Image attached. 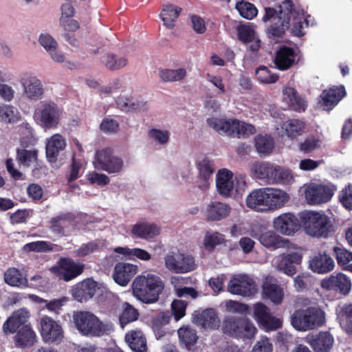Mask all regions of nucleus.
I'll return each mask as SVG.
<instances>
[{
	"mask_svg": "<svg viewBox=\"0 0 352 352\" xmlns=\"http://www.w3.org/2000/svg\"><path fill=\"white\" fill-rule=\"evenodd\" d=\"M263 21L267 22L273 19L275 22L268 29V34L274 37H280L289 28L291 17L294 19L292 32L296 36L305 34V28L313 25L314 19L300 7H294L290 0H285L278 9L265 8Z\"/></svg>",
	"mask_w": 352,
	"mask_h": 352,
	"instance_id": "1",
	"label": "nucleus"
},
{
	"mask_svg": "<svg viewBox=\"0 0 352 352\" xmlns=\"http://www.w3.org/2000/svg\"><path fill=\"white\" fill-rule=\"evenodd\" d=\"M290 197L285 191L274 188H263L252 191L245 199L248 208L256 212L275 211L283 208Z\"/></svg>",
	"mask_w": 352,
	"mask_h": 352,
	"instance_id": "2",
	"label": "nucleus"
},
{
	"mask_svg": "<svg viewBox=\"0 0 352 352\" xmlns=\"http://www.w3.org/2000/svg\"><path fill=\"white\" fill-rule=\"evenodd\" d=\"M164 287V283L158 275L144 272L133 280L132 292L138 300L146 304H153L159 300Z\"/></svg>",
	"mask_w": 352,
	"mask_h": 352,
	"instance_id": "3",
	"label": "nucleus"
},
{
	"mask_svg": "<svg viewBox=\"0 0 352 352\" xmlns=\"http://www.w3.org/2000/svg\"><path fill=\"white\" fill-rule=\"evenodd\" d=\"M299 218L303 231L312 237L326 238L333 228L331 218L323 210H304Z\"/></svg>",
	"mask_w": 352,
	"mask_h": 352,
	"instance_id": "4",
	"label": "nucleus"
},
{
	"mask_svg": "<svg viewBox=\"0 0 352 352\" xmlns=\"http://www.w3.org/2000/svg\"><path fill=\"white\" fill-rule=\"evenodd\" d=\"M215 186L219 195L228 198L241 195L246 189L247 184L244 175L221 168L215 175Z\"/></svg>",
	"mask_w": 352,
	"mask_h": 352,
	"instance_id": "5",
	"label": "nucleus"
},
{
	"mask_svg": "<svg viewBox=\"0 0 352 352\" xmlns=\"http://www.w3.org/2000/svg\"><path fill=\"white\" fill-rule=\"evenodd\" d=\"M77 330L83 336L100 337L109 333L113 326L111 323L100 320L90 311H77L73 315Z\"/></svg>",
	"mask_w": 352,
	"mask_h": 352,
	"instance_id": "6",
	"label": "nucleus"
},
{
	"mask_svg": "<svg viewBox=\"0 0 352 352\" xmlns=\"http://www.w3.org/2000/svg\"><path fill=\"white\" fill-rule=\"evenodd\" d=\"M206 122L210 128L221 135L241 137L252 135L256 132L253 125L234 118L212 117L208 118Z\"/></svg>",
	"mask_w": 352,
	"mask_h": 352,
	"instance_id": "7",
	"label": "nucleus"
},
{
	"mask_svg": "<svg viewBox=\"0 0 352 352\" xmlns=\"http://www.w3.org/2000/svg\"><path fill=\"white\" fill-rule=\"evenodd\" d=\"M63 116L62 109L52 101L41 102L36 109L34 118L44 130L57 129Z\"/></svg>",
	"mask_w": 352,
	"mask_h": 352,
	"instance_id": "8",
	"label": "nucleus"
},
{
	"mask_svg": "<svg viewBox=\"0 0 352 352\" xmlns=\"http://www.w3.org/2000/svg\"><path fill=\"white\" fill-rule=\"evenodd\" d=\"M325 320L324 312L318 307L296 311L292 316V324L298 331H307L322 326Z\"/></svg>",
	"mask_w": 352,
	"mask_h": 352,
	"instance_id": "9",
	"label": "nucleus"
},
{
	"mask_svg": "<svg viewBox=\"0 0 352 352\" xmlns=\"http://www.w3.org/2000/svg\"><path fill=\"white\" fill-rule=\"evenodd\" d=\"M335 189L330 184L322 182H309L300 188L306 202L311 206H318L329 201Z\"/></svg>",
	"mask_w": 352,
	"mask_h": 352,
	"instance_id": "10",
	"label": "nucleus"
},
{
	"mask_svg": "<svg viewBox=\"0 0 352 352\" xmlns=\"http://www.w3.org/2000/svg\"><path fill=\"white\" fill-rule=\"evenodd\" d=\"M93 163L96 169L105 171L109 174H119L124 167L123 159L116 155L110 148L98 151Z\"/></svg>",
	"mask_w": 352,
	"mask_h": 352,
	"instance_id": "11",
	"label": "nucleus"
},
{
	"mask_svg": "<svg viewBox=\"0 0 352 352\" xmlns=\"http://www.w3.org/2000/svg\"><path fill=\"white\" fill-rule=\"evenodd\" d=\"M253 318L265 331H276L283 325V320L274 316L267 305L257 302L253 307Z\"/></svg>",
	"mask_w": 352,
	"mask_h": 352,
	"instance_id": "12",
	"label": "nucleus"
},
{
	"mask_svg": "<svg viewBox=\"0 0 352 352\" xmlns=\"http://www.w3.org/2000/svg\"><path fill=\"white\" fill-rule=\"evenodd\" d=\"M164 261L166 268L173 273H188L195 269L194 258L179 251L167 254Z\"/></svg>",
	"mask_w": 352,
	"mask_h": 352,
	"instance_id": "13",
	"label": "nucleus"
},
{
	"mask_svg": "<svg viewBox=\"0 0 352 352\" xmlns=\"http://www.w3.org/2000/svg\"><path fill=\"white\" fill-rule=\"evenodd\" d=\"M38 330L45 343L59 344L63 340L64 331L61 325L47 316L41 318Z\"/></svg>",
	"mask_w": 352,
	"mask_h": 352,
	"instance_id": "14",
	"label": "nucleus"
},
{
	"mask_svg": "<svg viewBox=\"0 0 352 352\" xmlns=\"http://www.w3.org/2000/svg\"><path fill=\"white\" fill-rule=\"evenodd\" d=\"M84 268L83 263H76L69 258H63L50 270L59 279L67 282L80 275L83 272Z\"/></svg>",
	"mask_w": 352,
	"mask_h": 352,
	"instance_id": "15",
	"label": "nucleus"
},
{
	"mask_svg": "<svg viewBox=\"0 0 352 352\" xmlns=\"http://www.w3.org/2000/svg\"><path fill=\"white\" fill-rule=\"evenodd\" d=\"M302 259V251L300 248H296L294 251L282 254L276 257L273 261V266L279 272L292 276L297 270L296 265H300Z\"/></svg>",
	"mask_w": 352,
	"mask_h": 352,
	"instance_id": "16",
	"label": "nucleus"
},
{
	"mask_svg": "<svg viewBox=\"0 0 352 352\" xmlns=\"http://www.w3.org/2000/svg\"><path fill=\"white\" fill-rule=\"evenodd\" d=\"M19 83L23 89L24 97L30 101H38L44 95V87L41 80L33 73H23Z\"/></svg>",
	"mask_w": 352,
	"mask_h": 352,
	"instance_id": "17",
	"label": "nucleus"
},
{
	"mask_svg": "<svg viewBox=\"0 0 352 352\" xmlns=\"http://www.w3.org/2000/svg\"><path fill=\"white\" fill-rule=\"evenodd\" d=\"M273 228L285 236L294 235L301 227L299 217L292 212L282 213L273 220Z\"/></svg>",
	"mask_w": 352,
	"mask_h": 352,
	"instance_id": "18",
	"label": "nucleus"
},
{
	"mask_svg": "<svg viewBox=\"0 0 352 352\" xmlns=\"http://www.w3.org/2000/svg\"><path fill=\"white\" fill-rule=\"evenodd\" d=\"M227 290L234 295L249 296L255 290L254 282L247 274H234L228 282Z\"/></svg>",
	"mask_w": 352,
	"mask_h": 352,
	"instance_id": "19",
	"label": "nucleus"
},
{
	"mask_svg": "<svg viewBox=\"0 0 352 352\" xmlns=\"http://www.w3.org/2000/svg\"><path fill=\"white\" fill-rule=\"evenodd\" d=\"M160 230L156 223L141 219L130 226L129 233L132 238L149 240L158 236Z\"/></svg>",
	"mask_w": 352,
	"mask_h": 352,
	"instance_id": "20",
	"label": "nucleus"
},
{
	"mask_svg": "<svg viewBox=\"0 0 352 352\" xmlns=\"http://www.w3.org/2000/svg\"><path fill=\"white\" fill-rule=\"evenodd\" d=\"M306 129L305 122L300 119H289L275 128L276 133L279 137L287 136L291 140H296L301 136Z\"/></svg>",
	"mask_w": 352,
	"mask_h": 352,
	"instance_id": "21",
	"label": "nucleus"
},
{
	"mask_svg": "<svg viewBox=\"0 0 352 352\" xmlns=\"http://www.w3.org/2000/svg\"><path fill=\"white\" fill-rule=\"evenodd\" d=\"M320 286L324 289L338 291L341 294L346 295L351 289V283L349 278L345 274L338 273L324 278L320 283Z\"/></svg>",
	"mask_w": 352,
	"mask_h": 352,
	"instance_id": "22",
	"label": "nucleus"
},
{
	"mask_svg": "<svg viewBox=\"0 0 352 352\" xmlns=\"http://www.w3.org/2000/svg\"><path fill=\"white\" fill-rule=\"evenodd\" d=\"M138 272V265L129 263L120 262L116 263L113 268L112 278L118 285L126 287Z\"/></svg>",
	"mask_w": 352,
	"mask_h": 352,
	"instance_id": "23",
	"label": "nucleus"
},
{
	"mask_svg": "<svg viewBox=\"0 0 352 352\" xmlns=\"http://www.w3.org/2000/svg\"><path fill=\"white\" fill-rule=\"evenodd\" d=\"M30 311L27 308H20L14 311L4 322L2 329L5 334H13L30 318Z\"/></svg>",
	"mask_w": 352,
	"mask_h": 352,
	"instance_id": "24",
	"label": "nucleus"
},
{
	"mask_svg": "<svg viewBox=\"0 0 352 352\" xmlns=\"http://www.w3.org/2000/svg\"><path fill=\"white\" fill-rule=\"evenodd\" d=\"M343 86L333 87L324 90L318 101V107L324 111L331 110L345 95Z\"/></svg>",
	"mask_w": 352,
	"mask_h": 352,
	"instance_id": "25",
	"label": "nucleus"
},
{
	"mask_svg": "<svg viewBox=\"0 0 352 352\" xmlns=\"http://www.w3.org/2000/svg\"><path fill=\"white\" fill-rule=\"evenodd\" d=\"M231 210L230 206L224 202L211 201L204 209V216L208 221H219L226 219Z\"/></svg>",
	"mask_w": 352,
	"mask_h": 352,
	"instance_id": "26",
	"label": "nucleus"
},
{
	"mask_svg": "<svg viewBox=\"0 0 352 352\" xmlns=\"http://www.w3.org/2000/svg\"><path fill=\"white\" fill-rule=\"evenodd\" d=\"M98 283L91 278H87L74 286L72 294L78 302H86L96 294Z\"/></svg>",
	"mask_w": 352,
	"mask_h": 352,
	"instance_id": "27",
	"label": "nucleus"
},
{
	"mask_svg": "<svg viewBox=\"0 0 352 352\" xmlns=\"http://www.w3.org/2000/svg\"><path fill=\"white\" fill-rule=\"evenodd\" d=\"M192 321L198 327L205 329H215L220 324V320L213 309L195 311L193 314Z\"/></svg>",
	"mask_w": 352,
	"mask_h": 352,
	"instance_id": "28",
	"label": "nucleus"
},
{
	"mask_svg": "<svg viewBox=\"0 0 352 352\" xmlns=\"http://www.w3.org/2000/svg\"><path fill=\"white\" fill-rule=\"evenodd\" d=\"M67 146L66 139L60 133H55L45 140V152L48 160L56 162L59 153Z\"/></svg>",
	"mask_w": 352,
	"mask_h": 352,
	"instance_id": "29",
	"label": "nucleus"
},
{
	"mask_svg": "<svg viewBox=\"0 0 352 352\" xmlns=\"http://www.w3.org/2000/svg\"><path fill=\"white\" fill-rule=\"evenodd\" d=\"M276 165L268 162H254L250 165V173L252 175L261 180L272 182L274 173L276 170Z\"/></svg>",
	"mask_w": 352,
	"mask_h": 352,
	"instance_id": "30",
	"label": "nucleus"
},
{
	"mask_svg": "<svg viewBox=\"0 0 352 352\" xmlns=\"http://www.w3.org/2000/svg\"><path fill=\"white\" fill-rule=\"evenodd\" d=\"M333 267V260L324 252L316 254L309 261V268L318 274L327 273Z\"/></svg>",
	"mask_w": 352,
	"mask_h": 352,
	"instance_id": "31",
	"label": "nucleus"
},
{
	"mask_svg": "<svg viewBox=\"0 0 352 352\" xmlns=\"http://www.w3.org/2000/svg\"><path fill=\"white\" fill-rule=\"evenodd\" d=\"M298 59V54L292 48H280L276 54L274 63L280 70H286L295 64Z\"/></svg>",
	"mask_w": 352,
	"mask_h": 352,
	"instance_id": "32",
	"label": "nucleus"
},
{
	"mask_svg": "<svg viewBox=\"0 0 352 352\" xmlns=\"http://www.w3.org/2000/svg\"><path fill=\"white\" fill-rule=\"evenodd\" d=\"M37 335L30 325L22 327L14 337L15 344L20 347L32 346L37 342Z\"/></svg>",
	"mask_w": 352,
	"mask_h": 352,
	"instance_id": "33",
	"label": "nucleus"
},
{
	"mask_svg": "<svg viewBox=\"0 0 352 352\" xmlns=\"http://www.w3.org/2000/svg\"><path fill=\"white\" fill-rule=\"evenodd\" d=\"M283 100L294 111H305L306 102L295 90L294 88L286 86L283 89Z\"/></svg>",
	"mask_w": 352,
	"mask_h": 352,
	"instance_id": "34",
	"label": "nucleus"
},
{
	"mask_svg": "<svg viewBox=\"0 0 352 352\" xmlns=\"http://www.w3.org/2000/svg\"><path fill=\"white\" fill-rule=\"evenodd\" d=\"M125 340L134 352H146V340L140 330L130 331L126 334Z\"/></svg>",
	"mask_w": 352,
	"mask_h": 352,
	"instance_id": "35",
	"label": "nucleus"
},
{
	"mask_svg": "<svg viewBox=\"0 0 352 352\" xmlns=\"http://www.w3.org/2000/svg\"><path fill=\"white\" fill-rule=\"evenodd\" d=\"M315 352H329L333 346L334 340L328 332H320L316 338L309 341Z\"/></svg>",
	"mask_w": 352,
	"mask_h": 352,
	"instance_id": "36",
	"label": "nucleus"
},
{
	"mask_svg": "<svg viewBox=\"0 0 352 352\" xmlns=\"http://www.w3.org/2000/svg\"><path fill=\"white\" fill-rule=\"evenodd\" d=\"M260 243L267 248L278 249L286 247L289 241L274 231H267L261 234L258 238Z\"/></svg>",
	"mask_w": 352,
	"mask_h": 352,
	"instance_id": "37",
	"label": "nucleus"
},
{
	"mask_svg": "<svg viewBox=\"0 0 352 352\" xmlns=\"http://www.w3.org/2000/svg\"><path fill=\"white\" fill-rule=\"evenodd\" d=\"M263 296L274 304H280L284 297L283 289L276 283H270L267 280L263 285Z\"/></svg>",
	"mask_w": 352,
	"mask_h": 352,
	"instance_id": "38",
	"label": "nucleus"
},
{
	"mask_svg": "<svg viewBox=\"0 0 352 352\" xmlns=\"http://www.w3.org/2000/svg\"><path fill=\"white\" fill-rule=\"evenodd\" d=\"M337 315L342 328L352 335V305H343L337 309Z\"/></svg>",
	"mask_w": 352,
	"mask_h": 352,
	"instance_id": "39",
	"label": "nucleus"
},
{
	"mask_svg": "<svg viewBox=\"0 0 352 352\" xmlns=\"http://www.w3.org/2000/svg\"><path fill=\"white\" fill-rule=\"evenodd\" d=\"M116 104L122 111H140L144 109L146 106V102L135 100L125 95L120 96L116 100Z\"/></svg>",
	"mask_w": 352,
	"mask_h": 352,
	"instance_id": "40",
	"label": "nucleus"
},
{
	"mask_svg": "<svg viewBox=\"0 0 352 352\" xmlns=\"http://www.w3.org/2000/svg\"><path fill=\"white\" fill-rule=\"evenodd\" d=\"M181 12V8L173 5H165L160 14V18L164 25L168 28H173L174 22Z\"/></svg>",
	"mask_w": 352,
	"mask_h": 352,
	"instance_id": "41",
	"label": "nucleus"
},
{
	"mask_svg": "<svg viewBox=\"0 0 352 352\" xmlns=\"http://www.w3.org/2000/svg\"><path fill=\"white\" fill-rule=\"evenodd\" d=\"M5 282L10 286L25 287L28 280L22 273L16 268H10L4 274Z\"/></svg>",
	"mask_w": 352,
	"mask_h": 352,
	"instance_id": "42",
	"label": "nucleus"
},
{
	"mask_svg": "<svg viewBox=\"0 0 352 352\" xmlns=\"http://www.w3.org/2000/svg\"><path fill=\"white\" fill-rule=\"evenodd\" d=\"M178 336L180 344L186 347L193 346L199 338L195 329L190 326H183L179 328Z\"/></svg>",
	"mask_w": 352,
	"mask_h": 352,
	"instance_id": "43",
	"label": "nucleus"
},
{
	"mask_svg": "<svg viewBox=\"0 0 352 352\" xmlns=\"http://www.w3.org/2000/svg\"><path fill=\"white\" fill-rule=\"evenodd\" d=\"M138 318V311L127 302H124L121 306V313L119 316V321L122 328L129 322L135 321Z\"/></svg>",
	"mask_w": 352,
	"mask_h": 352,
	"instance_id": "44",
	"label": "nucleus"
},
{
	"mask_svg": "<svg viewBox=\"0 0 352 352\" xmlns=\"http://www.w3.org/2000/svg\"><path fill=\"white\" fill-rule=\"evenodd\" d=\"M255 146L261 155H268L274 149V139L268 135H258L255 138Z\"/></svg>",
	"mask_w": 352,
	"mask_h": 352,
	"instance_id": "45",
	"label": "nucleus"
},
{
	"mask_svg": "<svg viewBox=\"0 0 352 352\" xmlns=\"http://www.w3.org/2000/svg\"><path fill=\"white\" fill-rule=\"evenodd\" d=\"M225 241L223 234L217 232H207L204 236L202 245L206 250L211 251L217 245L223 244Z\"/></svg>",
	"mask_w": 352,
	"mask_h": 352,
	"instance_id": "46",
	"label": "nucleus"
},
{
	"mask_svg": "<svg viewBox=\"0 0 352 352\" xmlns=\"http://www.w3.org/2000/svg\"><path fill=\"white\" fill-rule=\"evenodd\" d=\"M102 63L111 70H117L125 67L128 64V59L125 56L108 54L103 56Z\"/></svg>",
	"mask_w": 352,
	"mask_h": 352,
	"instance_id": "47",
	"label": "nucleus"
},
{
	"mask_svg": "<svg viewBox=\"0 0 352 352\" xmlns=\"http://www.w3.org/2000/svg\"><path fill=\"white\" fill-rule=\"evenodd\" d=\"M235 8L241 17L249 20L254 18L258 14L255 6L244 0L236 2Z\"/></svg>",
	"mask_w": 352,
	"mask_h": 352,
	"instance_id": "48",
	"label": "nucleus"
},
{
	"mask_svg": "<svg viewBox=\"0 0 352 352\" xmlns=\"http://www.w3.org/2000/svg\"><path fill=\"white\" fill-rule=\"evenodd\" d=\"M21 118L18 109L12 105L3 104L0 108V120L6 122H16Z\"/></svg>",
	"mask_w": 352,
	"mask_h": 352,
	"instance_id": "49",
	"label": "nucleus"
},
{
	"mask_svg": "<svg viewBox=\"0 0 352 352\" xmlns=\"http://www.w3.org/2000/svg\"><path fill=\"white\" fill-rule=\"evenodd\" d=\"M294 182L291 170L277 166L272 180V184H290Z\"/></svg>",
	"mask_w": 352,
	"mask_h": 352,
	"instance_id": "50",
	"label": "nucleus"
},
{
	"mask_svg": "<svg viewBox=\"0 0 352 352\" xmlns=\"http://www.w3.org/2000/svg\"><path fill=\"white\" fill-rule=\"evenodd\" d=\"M241 318L234 316L226 317L223 322V331L231 336L238 338L240 329Z\"/></svg>",
	"mask_w": 352,
	"mask_h": 352,
	"instance_id": "51",
	"label": "nucleus"
},
{
	"mask_svg": "<svg viewBox=\"0 0 352 352\" xmlns=\"http://www.w3.org/2000/svg\"><path fill=\"white\" fill-rule=\"evenodd\" d=\"M170 283L175 288L176 294L178 296H190L192 298L197 296L195 290L192 287H179L180 283L186 284L187 278L179 276H173L170 278Z\"/></svg>",
	"mask_w": 352,
	"mask_h": 352,
	"instance_id": "52",
	"label": "nucleus"
},
{
	"mask_svg": "<svg viewBox=\"0 0 352 352\" xmlns=\"http://www.w3.org/2000/svg\"><path fill=\"white\" fill-rule=\"evenodd\" d=\"M159 75L164 81L174 82L184 79L186 76V71L184 68L162 69L160 72Z\"/></svg>",
	"mask_w": 352,
	"mask_h": 352,
	"instance_id": "53",
	"label": "nucleus"
},
{
	"mask_svg": "<svg viewBox=\"0 0 352 352\" xmlns=\"http://www.w3.org/2000/svg\"><path fill=\"white\" fill-rule=\"evenodd\" d=\"M240 325L238 338L250 339L254 337L257 329L250 320L241 318Z\"/></svg>",
	"mask_w": 352,
	"mask_h": 352,
	"instance_id": "54",
	"label": "nucleus"
},
{
	"mask_svg": "<svg viewBox=\"0 0 352 352\" xmlns=\"http://www.w3.org/2000/svg\"><path fill=\"white\" fill-rule=\"evenodd\" d=\"M149 139L158 145H166L170 139V132L166 129H152L148 132Z\"/></svg>",
	"mask_w": 352,
	"mask_h": 352,
	"instance_id": "55",
	"label": "nucleus"
},
{
	"mask_svg": "<svg viewBox=\"0 0 352 352\" xmlns=\"http://www.w3.org/2000/svg\"><path fill=\"white\" fill-rule=\"evenodd\" d=\"M237 32L239 40L245 43L257 36L254 25L249 23L238 26Z\"/></svg>",
	"mask_w": 352,
	"mask_h": 352,
	"instance_id": "56",
	"label": "nucleus"
},
{
	"mask_svg": "<svg viewBox=\"0 0 352 352\" xmlns=\"http://www.w3.org/2000/svg\"><path fill=\"white\" fill-rule=\"evenodd\" d=\"M197 168L199 171V177L206 179H211V176L214 172L213 164L208 158L199 160L197 163Z\"/></svg>",
	"mask_w": 352,
	"mask_h": 352,
	"instance_id": "57",
	"label": "nucleus"
},
{
	"mask_svg": "<svg viewBox=\"0 0 352 352\" xmlns=\"http://www.w3.org/2000/svg\"><path fill=\"white\" fill-rule=\"evenodd\" d=\"M226 311L230 314L246 315L249 312V307L243 303L232 300L223 302Z\"/></svg>",
	"mask_w": 352,
	"mask_h": 352,
	"instance_id": "58",
	"label": "nucleus"
},
{
	"mask_svg": "<svg viewBox=\"0 0 352 352\" xmlns=\"http://www.w3.org/2000/svg\"><path fill=\"white\" fill-rule=\"evenodd\" d=\"M17 157L23 166H29L36 162L37 152L35 150H18Z\"/></svg>",
	"mask_w": 352,
	"mask_h": 352,
	"instance_id": "59",
	"label": "nucleus"
},
{
	"mask_svg": "<svg viewBox=\"0 0 352 352\" xmlns=\"http://www.w3.org/2000/svg\"><path fill=\"white\" fill-rule=\"evenodd\" d=\"M256 76L261 83H274L278 79V76L271 73L266 67L258 68L256 71Z\"/></svg>",
	"mask_w": 352,
	"mask_h": 352,
	"instance_id": "60",
	"label": "nucleus"
},
{
	"mask_svg": "<svg viewBox=\"0 0 352 352\" xmlns=\"http://www.w3.org/2000/svg\"><path fill=\"white\" fill-rule=\"evenodd\" d=\"M321 144L322 141L320 139L310 137L305 140L304 142L300 144L299 148L304 153H310L320 148Z\"/></svg>",
	"mask_w": 352,
	"mask_h": 352,
	"instance_id": "61",
	"label": "nucleus"
},
{
	"mask_svg": "<svg viewBox=\"0 0 352 352\" xmlns=\"http://www.w3.org/2000/svg\"><path fill=\"white\" fill-rule=\"evenodd\" d=\"M339 200L345 208L352 210V184L342 189L339 194Z\"/></svg>",
	"mask_w": 352,
	"mask_h": 352,
	"instance_id": "62",
	"label": "nucleus"
},
{
	"mask_svg": "<svg viewBox=\"0 0 352 352\" xmlns=\"http://www.w3.org/2000/svg\"><path fill=\"white\" fill-rule=\"evenodd\" d=\"M40 45L49 53L58 47L57 41L49 34H41L38 39Z\"/></svg>",
	"mask_w": 352,
	"mask_h": 352,
	"instance_id": "63",
	"label": "nucleus"
},
{
	"mask_svg": "<svg viewBox=\"0 0 352 352\" xmlns=\"http://www.w3.org/2000/svg\"><path fill=\"white\" fill-rule=\"evenodd\" d=\"M250 352H273V345L268 338H261L254 345Z\"/></svg>",
	"mask_w": 352,
	"mask_h": 352,
	"instance_id": "64",
	"label": "nucleus"
}]
</instances>
